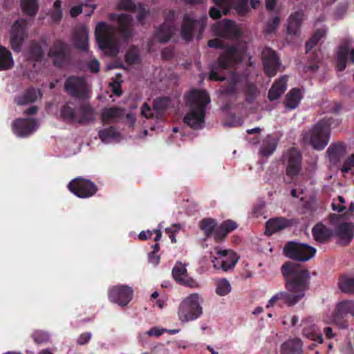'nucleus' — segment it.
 <instances>
[{"label": "nucleus", "mask_w": 354, "mask_h": 354, "mask_svg": "<svg viewBox=\"0 0 354 354\" xmlns=\"http://www.w3.org/2000/svg\"><path fill=\"white\" fill-rule=\"evenodd\" d=\"M180 308L183 310H202L199 295L195 293L187 297L182 302Z\"/></svg>", "instance_id": "38"}, {"label": "nucleus", "mask_w": 354, "mask_h": 354, "mask_svg": "<svg viewBox=\"0 0 354 354\" xmlns=\"http://www.w3.org/2000/svg\"><path fill=\"white\" fill-rule=\"evenodd\" d=\"M96 41L99 48L105 50L111 56L118 55L119 50L114 38L113 28L106 23L99 22L95 30Z\"/></svg>", "instance_id": "4"}, {"label": "nucleus", "mask_w": 354, "mask_h": 354, "mask_svg": "<svg viewBox=\"0 0 354 354\" xmlns=\"http://www.w3.org/2000/svg\"><path fill=\"white\" fill-rule=\"evenodd\" d=\"M312 234L315 240L319 243L327 242L333 235L331 229L323 223H317L312 229Z\"/></svg>", "instance_id": "29"}, {"label": "nucleus", "mask_w": 354, "mask_h": 354, "mask_svg": "<svg viewBox=\"0 0 354 354\" xmlns=\"http://www.w3.org/2000/svg\"><path fill=\"white\" fill-rule=\"evenodd\" d=\"M238 227L237 223L231 219H227L216 226L214 234V240L216 243L222 242L231 232Z\"/></svg>", "instance_id": "25"}, {"label": "nucleus", "mask_w": 354, "mask_h": 354, "mask_svg": "<svg viewBox=\"0 0 354 354\" xmlns=\"http://www.w3.org/2000/svg\"><path fill=\"white\" fill-rule=\"evenodd\" d=\"M262 59L265 73L270 77L274 76L280 65L277 53L271 48L266 47L262 51Z\"/></svg>", "instance_id": "19"}, {"label": "nucleus", "mask_w": 354, "mask_h": 354, "mask_svg": "<svg viewBox=\"0 0 354 354\" xmlns=\"http://www.w3.org/2000/svg\"><path fill=\"white\" fill-rule=\"evenodd\" d=\"M205 28V24L203 20L192 18L188 13H185L180 26V36L186 42H190L195 35L200 39Z\"/></svg>", "instance_id": "6"}, {"label": "nucleus", "mask_w": 354, "mask_h": 354, "mask_svg": "<svg viewBox=\"0 0 354 354\" xmlns=\"http://www.w3.org/2000/svg\"><path fill=\"white\" fill-rule=\"evenodd\" d=\"M209 102L210 97L205 91H191L186 97V104L190 111L184 117V122L194 129H201L204 123L206 106Z\"/></svg>", "instance_id": "2"}, {"label": "nucleus", "mask_w": 354, "mask_h": 354, "mask_svg": "<svg viewBox=\"0 0 354 354\" xmlns=\"http://www.w3.org/2000/svg\"><path fill=\"white\" fill-rule=\"evenodd\" d=\"M155 112V100L151 101V106L147 102H145L141 108V114L146 118H151L153 117Z\"/></svg>", "instance_id": "55"}, {"label": "nucleus", "mask_w": 354, "mask_h": 354, "mask_svg": "<svg viewBox=\"0 0 354 354\" xmlns=\"http://www.w3.org/2000/svg\"><path fill=\"white\" fill-rule=\"evenodd\" d=\"M61 4V0H56L53 5L54 10L52 13V18L55 21H59L62 17Z\"/></svg>", "instance_id": "57"}, {"label": "nucleus", "mask_w": 354, "mask_h": 354, "mask_svg": "<svg viewBox=\"0 0 354 354\" xmlns=\"http://www.w3.org/2000/svg\"><path fill=\"white\" fill-rule=\"evenodd\" d=\"M215 35L226 39H239L243 32L239 25L230 19H223L212 26Z\"/></svg>", "instance_id": "12"}, {"label": "nucleus", "mask_w": 354, "mask_h": 354, "mask_svg": "<svg viewBox=\"0 0 354 354\" xmlns=\"http://www.w3.org/2000/svg\"><path fill=\"white\" fill-rule=\"evenodd\" d=\"M214 251L216 256L212 257L213 267L216 270H221L223 272L232 270L240 258L232 250H222L219 247H215Z\"/></svg>", "instance_id": "7"}, {"label": "nucleus", "mask_w": 354, "mask_h": 354, "mask_svg": "<svg viewBox=\"0 0 354 354\" xmlns=\"http://www.w3.org/2000/svg\"><path fill=\"white\" fill-rule=\"evenodd\" d=\"M338 120L330 117L324 118L316 123L314 127L304 136V140L308 142L314 149L323 150L329 142L330 127Z\"/></svg>", "instance_id": "3"}, {"label": "nucleus", "mask_w": 354, "mask_h": 354, "mask_svg": "<svg viewBox=\"0 0 354 354\" xmlns=\"http://www.w3.org/2000/svg\"><path fill=\"white\" fill-rule=\"evenodd\" d=\"M231 291V285L226 279L220 280L217 283L216 292L220 296H225Z\"/></svg>", "instance_id": "53"}, {"label": "nucleus", "mask_w": 354, "mask_h": 354, "mask_svg": "<svg viewBox=\"0 0 354 354\" xmlns=\"http://www.w3.org/2000/svg\"><path fill=\"white\" fill-rule=\"evenodd\" d=\"M280 18L279 16H274L271 17L266 23L265 32L266 34H271L274 32L279 25Z\"/></svg>", "instance_id": "54"}, {"label": "nucleus", "mask_w": 354, "mask_h": 354, "mask_svg": "<svg viewBox=\"0 0 354 354\" xmlns=\"http://www.w3.org/2000/svg\"><path fill=\"white\" fill-rule=\"evenodd\" d=\"M345 147L342 143L332 144L327 149V155L330 160L338 159L344 152Z\"/></svg>", "instance_id": "47"}, {"label": "nucleus", "mask_w": 354, "mask_h": 354, "mask_svg": "<svg viewBox=\"0 0 354 354\" xmlns=\"http://www.w3.org/2000/svg\"><path fill=\"white\" fill-rule=\"evenodd\" d=\"M351 46V40L349 39H344L339 44L336 53L337 71L345 70L348 59L351 64H354V48L350 49Z\"/></svg>", "instance_id": "13"}, {"label": "nucleus", "mask_w": 354, "mask_h": 354, "mask_svg": "<svg viewBox=\"0 0 354 354\" xmlns=\"http://www.w3.org/2000/svg\"><path fill=\"white\" fill-rule=\"evenodd\" d=\"M286 158V175L291 178L297 176L301 170V153L297 149L292 147L287 151Z\"/></svg>", "instance_id": "17"}, {"label": "nucleus", "mask_w": 354, "mask_h": 354, "mask_svg": "<svg viewBox=\"0 0 354 354\" xmlns=\"http://www.w3.org/2000/svg\"><path fill=\"white\" fill-rule=\"evenodd\" d=\"M44 55L41 46L35 41H31L28 48V59L32 61H39Z\"/></svg>", "instance_id": "40"}, {"label": "nucleus", "mask_w": 354, "mask_h": 354, "mask_svg": "<svg viewBox=\"0 0 354 354\" xmlns=\"http://www.w3.org/2000/svg\"><path fill=\"white\" fill-rule=\"evenodd\" d=\"M203 311H178L179 319L183 322H187L198 318Z\"/></svg>", "instance_id": "52"}, {"label": "nucleus", "mask_w": 354, "mask_h": 354, "mask_svg": "<svg viewBox=\"0 0 354 354\" xmlns=\"http://www.w3.org/2000/svg\"><path fill=\"white\" fill-rule=\"evenodd\" d=\"M140 55L136 46H131L125 54V62L129 65L138 64L140 62Z\"/></svg>", "instance_id": "50"}, {"label": "nucleus", "mask_w": 354, "mask_h": 354, "mask_svg": "<svg viewBox=\"0 0 354 354\" xmlns=\"http://www.w3.org/2000/svg\"><path fill=\"white\" fill-rule=\"evenodd\" d=\"M302 333L304 337L318 343L323 342V337L320 330L311 320L302 322Z\"/></svg>", "instance_id": "26"}, {"label": "nucleus", "mask_w": 354, "mask_h": 354, "mask_svg": "<svg viewBox=\"0 0 354 354\" xmlns=\"http://www.w3.org/2000/svg\"><path fill=\"white\" fill-rule=\"evenodd\" d=\"M316 249L306 243L295 241L288 242L283 248V254L290 259L307 261L315 256Z\"/></svg>", "instance_id": "5"}, {"label": "nucleus", "mask_w": 354, "mask_h": 354, "mask_svg": "<svg viewBox=\"0 0 354 354\" xmlns=\"http://www.w3.org/2000/svg\"><path fill=\"white\" fill-rule=\"evenodd\" d=\"M21 7L23 12L30 16H35L39 10L37 0H21Z\"/></svg>", "instance_id": "43"}, {"label": "nucleus", "mask_w": 354, "mask_h": 354, "mask_svg": "<svg viewBox=\"0 0 354 354\" xmlns=\"http://www.w3.org/2000/svg\"><path fill=\"white\" fill-rule=\"evenodd\" d=\"M67 102L61 107L60 118L63 121L72 122L76 121L77 113L75 109Z\"/></svg>", "instance_id": "41"}, {"label": "nucleus", "mask_w": 354, "mask_h": 354, "mask_svg": "<svg viewBox=\"0 0 354 354\" xmlns=\"http://www.w3.org/2000/svg\"><path fill=\"white\" fill-rule=\"evenodd\" d=\"M236 83L237 81L233 77L232 82L223 88V92L227 95H234L236 93Z\"/></svg>", "instance_id": "62"}, {"label": "nucleus", "mask_w": 354, "mask_h": 354, "mask_svg": "<svg viewBox=\"0 0 354 354\" xmlns=\"http://www.w3.org/2000/svg\"><path fill=\"white\" fill-rule=\"evenodd\" d=\"M14 61L10 51L3 46H0V71L10 69Z\"/></svg>", "instance_id": "36"}, {"label": "nucleus", "mask_w": 354, "mask_h": 354, "mask_svg": "<svg viewBox=\"0 0 354 354\" xmlns=\"http://www.w3.org/2000/svg\"><path fill=\"white\" fill-rule=\"evenodd\" d=\"M234 0H214L216 6L223 8V13L227 15L230 12V8L232 7V3Z\"/></svg>", "instance_id": "56"}, {"label": "nucleus", "mask_w": 354, "mask_h": 354, "mask_svg": "<svg viewBox=\"0 0 354 354\" xmlns=\"http://www.w3.org/2000/svg\"><path fill=\"white\" fill-rule=\"evenodd\" d=\"M26 21L21 19L15 21L11 27L10 45L15 52L21 51V46L26 37Z\"/></svg>", "instance_id": "14"}, {"label": "nucleus", "mask_w": 354, "mask_h": 354, "mask_svg": "<svg viewBox=\"0 0 354 354\" xmlns=\"http://www.w3.org/2000/svg\"><path fill=\"white\" fill-rule=\"evenodd\" d=\"M304 20V12L297 11L290 15L288 20L287 32L288 35H297Z\"/></svg>", "instance_id": "30"}, {"label": "nucleus", "mask_w": 354, "mask_h": 354, "mask_svg": "<svg viewBox=\"0 0 354 354\" xmlns=\"http://www.w3.org/2000/svg\"><path fill=\"white\" fill-rule=\"evenodd\" d=\"M338 286L343 292L354 294V277H341Z\"/></svg>", "instance_id": "45"}, {"label": "nucleus", "mask_w": 354, "mask_h": 354, "mask_svg": "<svg viewBox=\"0 0 354 354\" xmlns=\"http://www.w3.org/2000/svg\"><path fill=\"white\" fill-rule=\"evenodd\" d=\"M331 320L330 323L338 326L339 328H346L348 326L347 319L348 313L354 317V311H330Z\"/></svg>", "instance_id": "34"}, {"label": "nucleus", "mask_w": 354, "mask_h": 354, "mask_svg": "<svg viewBox=\"0 0 354 354\" xmlns=\"http://www.w3.org/2000/svg\"><path fill=\"white\" fill-rule=\"evenodd\" d=\"M277 146V140L272 135H268L263 140L260 152L263 156H270L276 150Z\"/></svg>", "instance_id": "37"}, {"label": "nucleus", "mask_w": 354, "mask_h": 354, "mask_svg": "<svg viewBox=\"0 0 354 354\" xmlns=\"http://www.w3.org/2000/svg\"><path fill=\"white\" fill-rule=\"evenodd\" d=\"M293 225V221L285 217H275L266 223V233L269 235L280 232Z\"/></svg>", "instance_id": "24"}, {"label": "nucleus", "mask_w": 354, "mask_h": 354, "mask_svg": "<svg viewBox=\"0 0 354 354\" xmlns=\"http://www.w3.org/2000/svg\"><path fill=\"white\" fill-rule=\"evenodd\" d=\"M64 90L75 98L86 100L89 97V88L84 77L74 75L68 77L64 83Z\"/></svg>", "instance_id": "9"}, {"label": "nucleus", "mask_w": 354, "mask_h": 354, "mask_svg": "<svg viewBox=\"0 0 354 354\" xmlns=\"http://www.w3.org/2000/svg\"><path fill=\"white\" fill-rule=\"evenodd\" d=\"M352 169H354V153L351 154L344 161L342 167V171L343 173H348Z\"/></svg>", "instance_id": "59"}, {"label": "nucleus", "mask_w": 354, "mask_h": 354, "mask_svg": "<svg viewBox=\"0 0 354 354\" xmlns=\"http://www.w3.org/2000/svg\"><path fill=\"white\" fill-rule=\"evenodd\" d=\"M243 93L245 95V101L248 103L251 104L257 98L259 94V91L254 83L246 82L243 88Z\"/></svg>", "instance_id": "44"}, {"label": "nucleus", "mask_w": 354, "mask_h": 354, "mask_svg": "<svg viewBox=\"0 0 354 354\" xmlns=\"http://www.w3.org/2000/svg\"><path fill=\"white\" fill-rule=\"evenodd\" d=\"M337 233L342 239L351 240L354 236V225L351 223H344L340 224Z\"/></svg>", "instance_id": "42"}, {"label": "nucleus", "mask_w": 354, "mask_h": 354, "mask_svg": "<svg viewBox=\"0 0 354 354\" xmlns=\"http://www.w3.org/2000/svg\"><path fill=\"white\" fill-rule=\"evenodd\" d=\"M161 56L163 59L170 60L174 57V48L167 47L165 48L161 53Z\"/></svg>", "instance_id": "63"}, {"label": "nucleus", "mask_w": 354, "mask_h": 354, "mask_svg": "<svg viewBox=\"0 0 354 354\" xmlns=\"http://www.w3.org/2000/svg\"><path fill=\"white\" fill-rule=\"evenodd\" d=\"M287 77L283 76L275 81L268 91V97L270 101L277 100L286 90Z\"/></svg>", "instance_id": "31"}, {"label": "nucleus", "mask_w": 354, "mask_h": 354, "mask_svg": "<svg viewBox=\"0 0 354 354\" xmlns=\"http://www.w3.org/2000/svg\"><path fill=\"white\" fill-rule=\"evenodd\" d=\"M246 53L245 46H230L218 58V67L226 69L236 64L242 62Z\"/></svg>", "instance_id": "10"}, {"label": "nucleus", "mask_w": 354, "mask_h": 354, "mask_svg": "<svg viewBox=\"0 0 354 354\" xmlns=\"http://www.w3.org/2000/svg\"><path fill=\"white\" fill-rule=\"evenodd\" d=\"M119 136V132L112 126L98 131V136L103 142H108L110 139L116 138Z\"/></svg>", "instance_id": "46"}, {"label": "nucleus", "mask_w": 354, "mask_h": 354, "mask_svg": "<svg viewBox=\"0 0 354 354\" xmlns=\"http://www.w3.org/2000/svg\"><path fill=\"white\" fill-rule=\"evenodd\" d=\"M124 114L123 109L119 107L104 108L101 113V120L104 123H109L113 120L121 118Z\"/></svg>", "instance_id": "35"}, {"label": "nucleus", "mask_w": 354, "mask_h": 354, "mask_svg": "<svg viewBox=\"0 0 354 354\" xmlns=\"http://www.w3.org/2000/svg\"><path fill=\"white\" fill-rule=\"evenodd\" d=\"M281 354H302V344L299 339H290L281 345Z\"/></svg>", "instance_id": "32"}, {"label": "nucleus", "mask_w": 354, "mask_h": 354, "mask_svg": "<svg viewBox=\"0 0 354 354\" xmlns=\"http://www.w3.org/2000/svg\"><path fill=\"white\" fill-rule=\"evenodd\" d=\"M41 95L42 94L39 89L29 88L26 89L21 95L17 96L15 98V102L18 105H25L34 102L38 97H41Z\"/></svg>", "instance_id": "28"}, {"label": "nucleus", "mask_w": 354, "mask_h": 354, "mask_svg": "<svg viewBox=\"0 0 354 354\" xmlns=\"http://www.w3.org/2000/svg\"><path fill=\"white\" fill-rule=\"evenodd\" d=\"M172 100L169 97L156 98V118L159 112L166 111L171 106Z\"/></svg>", "instance_id": "51"}, {"label": "nucleus", "mask_w": 354, "mask_h": 354, "mask_svg": "<svg viewBox=\"0 0 354 354\" xmlns=\"http://www.w3.org/2000/svg\"><path fill=\"white\" fill-rule=\"evenodd\" d=\"M335 310H354V301L353 300H344L339 302Z\"/></svg>", "instance_id": "61"}, {"label": "nucleus", "mask_w": 354, "mask_h": 354, "mask_svg": "<svg viewBox=\"0 0 354 354\" xmlns=\"http://www.w3.org/2000/svg\"><path fill=\"white\" fill-rule=\"evenodd\" d=\"M37 128V122L32 118H17L12 122V129L13 133L21 138L30 135Z\"/></svg>", "instance_id": "20"}, {"label": "nucleus", "mask_w": 354, "mask_h": 354, "mask_svg": "<svg viewBox=\"0 0 354 354\" xmlns=\"http://www.w3.org/2000/svg\"><path fill=\"white\" fill-rule=\"evenodd\" d=\"M207 45L209 47L216 49L224 48V43L219 39H212L208 41Z\"/></svg>", "instance_id": "64"}, {"label": "nucleus", "mask_w": 354, "mask_h": 354, "mask_svg": "<svg viewBox=\"0 0 354 354\" xmlns=\"http://www.w3.org/2000/svg\"><path fill=\"white\" fill-rule=\"evenodd\" d=\"M118 7L121 10H127L132 13L138 12L137 19L141 24H145V20L149 14V10L142 3L136 4L133 0H120Z\"/></svg>", "instance_id": "21"}, {"label": "nucleus", "mask_w": 354, "mask_h": 354, "mask_svg": "<svg viewBox=\"0 0 354 354\" xmlns=\"http://www.w3.org/2000/svg\"><path fill=\"white\" fill-rule=\"evenodd\" d=\"M302 99L301 91L298 88H292L286 95V107L290 110L297 108Z\"/></svg>", "instance_id": "33"}, {"label": "nucleus", "mask_w": 354, "mask_h": 354, "mask_svg": "<svg viewBox=\"0 0 354 354\" xmlns=\"http://www.w3.org/2000/svg\"><path fill=\"white\" fill-rule=\"evenodd\" d=\"M325 31L322 29H318L312 35L310 39L306 43V52L312 50L318 43V41L324 36Z\"/></svg>", "instance_id": "49"}, {"label": "nucleus", "mask_w": 354, "mask_h": 354, "mask_svg": "<svg viewBox=\"0 0 354 354\" xmlns=\"http://www.w3.org/2000/svg\"><path fill=\"white\" fill-rule=\"evenodd\" d=\"M32 337L36 343L41 344L48 341L49 337L45 332L37 330L32 335Z\"/></svg>", "instance_id": "58"}, {"label": "nucleus", "mask_w": 354, "mask_h": 354, "mask_svg": "<svg viewBox=\"0 0 354 354\" xmlns=\"http://www.w3.org/2000/svg\"><path fill=\"white\" fill-rule=\"evenodd\" d=\"M217 223L216 220L211 218H203L200 221L199 227L203 231L207 238L214 236L216 229Z\"/></svg>", "instance_id": "39"}, {"label": "nucleus", "mask_w": 354, "mask_h": 354, "mask_svg": "<svg viewBox=\"0 0 354 354\" xmlns=\"http://www.w3.org/2000/svg\"><path fill=\"white\" fill-rule=\"evenodd\" d=\"M281 272L286 281V288L293 295L287 292H279L274 295L268 302L267 308L273 307L283 308V305L290 307L297 304L304 292L309 289L310 274L300 264L287 261L281 268Z\"/></svg>", "instance_id": "1"}, {"label": "nucleus", "mask_w": 354, "mask_h": 354, "mask_svg": "<svg viewBox=\"0 0 354 354\" xmlns=\"http://www.w3.org/2000/svg\"><path fill=\"white\" fill-rule=\"evenodd\" d=\"M109 299L120 307H125L133 297V290L127 285H116L109 288Z\"/></svg>", "instance_id": "11"}, {"label": "nucleus", "mask_w": 354, "mask_h": 354, "mask_svg": "<svg viewBox=\"0 0 354 354\" xmlns=\"http://www.w3.org/2000/svg\"><path fill=\"white\" fill-rule=\"evenodd\" d=\"M172 275L175 281L183 286L191 288L197 286V282L187 274L186 265L177 262L172 269Z\"/></svg>", "instance_id": "22"}, {"label": "nucleus", "mask_w": 354, "mask_h": 354, "mask_svg": "<svg viewBox=\"0 0 354 354\" xmlns=\"http://www.w3.org/2000/svg\"><path fill=\"white\" fill-rule=\"evenodd\" d=\"M70 54L69 46L61 40L54 41L48 55L53 57V64L57 67L63 66L68 61Z\"/></svg>", "instance_id": "18"}, {"label": "nucleus", "mask_w": 354, "mask_h": 354, "mask_svg": "<svg viewBox=\"0 0 354 354\" xmlns=\"http://www.w3.org/2000/svg\"><path fill=\"white\" fill-rule=\"evenodd\" d=\"M88 30L85 26L77 28L73 35V45L75 48L87 51L88 49Z\"/></svg>", "instance_id": "27"}, {"label": "nucleus", "mask_w": 354, "mask_h": 354, "mask_svg": "<svg viewBox=\"0 0 354 354\" xmlns=\"http://www.w3.org/2000/svg\"><path fill=\"white\" fill-rule=\"evenodd\" d=\"M96 111L88 102L80 103L77 108L76 122L80 124L93 122L96 118Z\"/></svg>", "instance_id": "23"}, {"label": "nucleus", "mask_w": 354, "mask_h": 354, "mask_svg": "<svg viewBox=\"0 0 354 354\" xmlns=\"http://www.w3.org/2000/svg\"><path fill=\"white\" fill-rule=\"evenodd\" d=\"M109 19L111 21H117L119 32L124 39L129 40L133 37V19L132 16L125 13H111L109 15Z\"/></svg>", "instance_id": "16"}, {"label": "nucleus", "mask_w": 354, "mask_h": 354, "mask_svg": "<svg viewBox=\"0 0 354 354\" xmlns=\"http://www.w3.org/2000/svg\"><path fill=\"white\" fill-rule=\"evenodd\" d=\"M176 13L174 10H169L165 17V21L158 30L156 29V40L160 42H167L176 34L177 31L175 26Z\"/></svg>", "instance_id": "15"}, {"label": "nucleus", "mask_w": 354, "mask_h": 354, "mask_svg": "<svg viewBox=\"0 0 354 354\" xmlns=\"http://www.w3.org/2000/svg\"><path fill=\"white\" fill-rule=\"evenodd\" d=\"M249 0H234L232 6L240 16H245L250 11L248 6Z\"/></svg>", "instance_id": "48"}, {"label": "nucleus", "mask_w": 354, "mask_h": 354, "mask_svg": "<svg viewBox=\"0 0 354 354\" xmlns=\"http://www.w3.org/2000/svg\"><path fill=\"white\" fill-rule=\"evenodd\" d=\"M69 191L80 198H87L94 196L98 191L97 186L91 180L76 177L69 182L67 186Z\"/></svg>", "instance_id": "8"}, {"label": "nucleus", "mask_w": 354, "mask_h": 354, "mask_svg": "<svg viewBox=\"0 0 354 354\" xmlns=\"http://www.w3.org/2000/svg\"><path fill=\"white\" fill-rule=\"evenodd\" d=\"M180 230V225L174 224L171 225V227H167L165 229V233L168 234L169 237L171 239V241L172 243L176 242V233H177Z\"/></svg>", "instance_id": "60"}]
</instances>
